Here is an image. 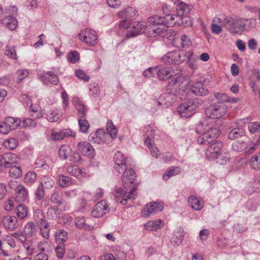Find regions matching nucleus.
<instances>
[{
    "mask_svg": "<svg viewBox=\"0 0 260 260\" xmlns=\"http://www.w3.org/2000/svg\"><path fill=\"white\" fill-rule=\"evenodd\" d=\"M214 125V121L206 118L200 121L196 127L197 133H202L197 138L198 143L208 146L205 155L208 159H215L223 147L221 141H214L220 134V130Z\"/></svg>",
    "mask_w": 260,
    "mask_h": 260,
    "instance_id": "nucleus-1",
    "label": "nucleus"
},
{
    "mask_svg": "<svg viewBox=\"0 0 260 260\" xmlns=\"http://www.w3.org/2000/svg\"><path fill=\"white\" fill-rule=\"evenodd\" d=\"M186 51L184 50L171 51L163 56L161 60L164 62L170 64H179L186 59Z\"/></svg>",
    "mask_w": 260,
    "mask_h": 260,
    "instance_id": "nucleus-2",
    "label": "nucleus"
},
{
    "mask_svg": "<svg viewBox=\"0 0 260 260\" xmlns=\"http://www.w3.org/2000/svg\"><path fill=\"white\" fill-rule=\"evenodd\" d=\"M198 106V104L192 99L187 102L180 105L178 107V114L182 118H187L192 116L195 113V110Z\"/></svg>",
    "mask_w": 260,
    "mask_h": 260,
    "instance_id": "nucleus-3",
    "label": "nucleus"
},
{
    "mask_svg": "<svg viewBox=\"0 0 260 260\" xmlns=\"http://www.w3.org/2000/svg\"><path fill=\"white\" fill-rule=\"evenodd\" d=\"M225 106L222 103L213 104L205 110V114L210 119H219L225 114Z\"/></svg>",
    "mask_w": 260,
    "mask_h": 260,
    "instance_id": "nucleus-4",
    "label": "nucleus"
},
{
    "mask_svg": "<svg viewBox=\"0 0 260 260\" xmlns=\"http://www.w3.org/2000/svg\"><path fill=\"white\" fill-rule=\"evenodd\" d=\"M225 22L228 23V30L232 34H240L244 31L246 24L242 19H235L230 17L226 19Z\"/></svg>",
    "mask_w": 260,
    "mask_h": 260,
    "instance_id": "nucleus-5",
    "label": "nucleus"
},
{
    "mask_svg": "<svg viewBox=\"0 0 260 260\" xmlns=\"http://www.w3.org/2000/svg\"><path fill=\"white\" fill-rule=\"evenodd\" d=\"M79 39L87 45L93 46L98 43V35L96 32L92 29H86L80 31Z\"/></svg>",
    "mask_w": 260,
    "mask_h": 260,
    "instance_id": "nucleus-6",
    "label": "nucleus"
},
{
    "mask_svg": "<svg viewBox=\"0 0 260 260\" xmlns=\"http://www.w3.org/2000/svg\"><path fill=\"white\" fill-rule=\"evenodd\" d=\"M88 140L98 144H109L111 142L108 134L103 129H98L95 133L91 134L88 137Z\"/></svg>",
    "mask_w": 260,
    "mask_h": 260,
    "instance_id": "nucleus-7",
    "label": "nucleus"
},
{
    "mask_svg": "<svg viewBox=\"0 0 260 260\" xmlns=\"http://www.w3.org/2000/svg\"><path fill=\"white\" fill-rule=\"evenodd\" d=\"M137 189L136 187H134L132 189L128 191L127 194H126V188L118 187L115 189L114 195L116 198H122L121 201V203L123 205L126 204V202L128 199L135 198L136 196V191Z\"/></svg>",
    "mask_w": 260,
    "mask_h": 260,
    "instance_id": "nucleus-8",
    "label": "nucleus"
},
{
    "mask_svg": "<svg viewBox=\"0 0 260 260\" xmlns=\"http://www.w3.org/2000/svg\"><path fill=\"white\" fill-rule=\"evenodd\" d=\"M164 209L162 203L153 202L147 204L141 212L142 215L145 217L157 212L161 211Z\"/></svg>",
    "mask_w": 260,
    "mask_h": 260,
    "instance_id": "nucleus-9",
    "label": "nucleus"
},
{
    "mask_svg": "<svg viewBox=\"0 0 260 260\" xmlns=\"http://www.w3.org/2000/svg\"><path fill=\"white\" fill-rule=\"evenodd\" d=\"M15 182L11 181L9 185L11 189L16 190V198L19 202H25L28 198V191L26 188L21 184L17 185L15 188Z\"/></svg>",
    "mask_w": 260,
    "mask_h": 260,
    "instance_id": "nucleus-10",
    "label": "nucleus"
},
{
    "mask_svg": "<svg viewBox=\"0 0 260 260\" xmlns=\"http://www.w3.org/2000/svg\"><path fill=\"white\" fill-rule=\"evenodd\" d=\"M109 206L104 200L98 202L91 211V215L94 217L100 218L108 213Z\"/></svg>",
    "mask_w": 260,
    "mask_h": 260,
    "instance_id": "nucleus-11",
    "label": "nucleus"
},
{
    "mask_svg": "<svg viewBox=\"0 0 260 260\" xmlns=\"http://www.w3.org/2000/svg\"><path fill=\"white\" fill-rule=\"evenodd\" d=\"M171 1L177 5L176 11L177 14L180 18L183 16L187 15L190 12L192 6L182 2L180 0H171Z\"/></svg>",
    "mask_w": 260,
    "mask_h": 260,
    "instance_id": "nucleus-12",
    "label": "nucleus"
},
{
    "mask_svg": "<svg viewBox=\"0 0 260 260\" xmlns=\"http://www.w3.org/2000/svg\"><path fill=\"white\" fill-rule=\"evenodd\" d=\"M75 136L76 133L69 129H63L61 131H53L51 138L54 141H59L68 137H75Z\"/></svg>",
    "mask_w": 260,
    "mask_h": 260,
    "instance_id": "nucleus-13",
    "label": "nucleus"
},
{
    "mask_svg": "<svg viewBox=\"0 0 260 260\" xmlns=\"http://www.w3.org/2000/svg\"><path fill=\"white\" fill-rule=\"evenodd\" d=\"M125 169L122 177V182L123 187L126 188L134 182L136 176L134 170L131 168Z\"/></svg>",
    "mask_w": 260,
    "mask_h": 260,
    "instance_id": "nucleus-14",
    "label": "nucleus"
},
{
    "mask_svg": "<svg viewBox=\"0 0 260 260\" xmlns=\"http://www.w3.org/2000/svg\"><path fill=\"white\" fill-rule=\"evenodd\" d=\"M115 164V169L118 173H121L126 168V158L121 152H117L114 157Z\"/></svg>",
    "mask_w": 260,
    "mask_h": 260,
    "instance_id": "nucleus-15",
    "label": "nucleus"
},
{
    "mask_svg": "<svg viewBox=\"0 0 260 260\" xmlns=\"http://www.w3.org/2000/svg\"><path fill=\"white\" fill-rule=\"evenodd\" d=\"M138 16L137 11L133 7H127L118 13V16L119 18H123L128 21L136 19Z\"/></svg>",
    "mask_w": 260,
    "mask_h": 260,
    "instance_id": "nucleus-16",
    "label": "nucleus"
},
{
    "mask_svg": "<svg viewBox=\"0 0 260 260\" xmlns=\"http://www.w3.org/2000/svg\"><path fill=\"white\" fill-rule=\"evenodd\" d=\"M77 148L83 155L93 157L94 154V149L91 145L87 141H81L78 143Z\"/></svg>",
    "mask_w": 260,
    "mask_h": 260,
    "instance_id": "nucleus-17",
    "label": "nucleus"
},
{
    "mask_svg": "<svg viewBox=\"0 0 260 260\" xmlns=\"http://www.w3.org/2000/svg\"><path fill=\"white\" fill-rule=\"evenodd\" d=\"M145 25L142 22H134L126 34L127 38L134 37L144 32Z\"/></svg>",
    "mask_w": 260,
    "mask_h": 260,
    "instance_id": "nucleus-18",
    "label": "nucleus"
},
{
    "mask_svg": "<svg viewBox=\"0 0 260 260\" xmlns=\"http://www.w3.org/2000/svg\"><path fill=\"white\" fill-rule=\"evenodd\" d=\"M190 91L196 95H207L209 91L204 84L201 82H194L190 88Z\"/></svg>",
    "mask_w": 260,
    "mask_h": 260,
    "instance_id": "nucleus-19",
    "label": "nucleus"
},
{
    "mask_svg": "<svg viewBox=\"0 0 260 260\" xmlns=\"http://www.w3.org/2000/svg\"><path fill=\"white\" fill-rule=\"evenodd\" d=\"M4 228L10 231H14L17 228V219L15 216H6L2 220Z\"/></svg>",
    "mask_w": 260,
    "mask_h": 260,
    "instance_id": "nucleus-20",
    "label": "nucleus"
},
{
    "mask_svg": "<svg viewBox=\"0 0 260 260\" xmlns=\"http://www.w3.org/2000/svg\"><path fill=\"white\" fill-rule=\"evenodd\" d=\"M41 81L45 84L50 83L56 85L59 82L58 77L52 72H47L39 75Z\"/></svg>",
    "mask_w": 260,
    "mask_h": 260,
    "instance_id": "nucleus-21",
    "label": "nucleus"
},
{
    "mask_svg": "<svg viewBox=\"0 0 260 260\" xmlns=\"http://www.w3.org/2000/svg\"><path fill=\"white\" fill-rule=\"evenodd\" d=\"M162 25L166 27H173L176 24H179L181 18L179 16L168 14L163 17Z\"/></svg>",
    "mask_w": 260,
    "mask_h": 260,
    "instance_id": "nucleus-22",
    "label": "nucleus"
},
{
    "mask_svg": "<svg viewBox=\"0 0 260 260\" xmlns=\"http://www.w3.org/2000/svg\"><path fill=\"white\" fill-rule=\"evenodd\" d=\"M164 225V222L161 219H156L150 220L144 224V226L145 230L149 231H156L161 229Z\"/></svg>",
    "mask_w": 260,
    "mask_h": 260,
    "instance_id": "nucleus-23",
    "label": "nucleus"
},
{
    "mask_svg": "<svg viewBox=\"0 0 260 260\" xmlns=\"http://www.w3.org/2000/svg\"><path fill=\"white\" fill-rule=\"evenodd\" d=\"M187 202L188 205L196 211L201 210L204 206L202 200L194 196H189L188 198Z\"/></svg>",
    "mask_w": 260,
    "mask_h": 260,
    "instance_id": "nucleus-24",
    "label": "nucleus"
},
{
    "mask_svg": "<svg viewBox=\"0 0 260 260\" xmlns=\"http://www.w3.org/2000/svg\"><path fill=\"white\" fill-rule=\"evenodd\" d=\"M155 73L160 80H166L172 77L171 71L168 68H155Z\"/></svg>",
    "mask_w": 260,
    "mask_h": 260,
    "instance_id": "nucleus-25",
    "label": "nucleus"
},
{
    "mask_svg": "<svg viewBox=\"0 0 260 260\" xmlns=\"http://www.w3.org/2000/svg\"><path fill=\"white\" fill-rule=\"evenodd\" d=\"M1 23L11 30L15 29L17 26V21L15 17L12 16L5 17L2 19Z\"/></svg>",
    "mask_w": 260,
    "mask_h": 260,
    "instance_id": "nucleus-26",
    "label": "nucleus"
},
{
    "mask_svg": "<svg viewBox=\"0 0 260 260\" xmlns=\"http://www.w3.org/2000/svg\"><path fill=\"white\" fill-rule=\"evenodd\" d=\"M76 109L77 111L78 118H85L87 113V109L81 101H74Z\"/></svg>",
    "mask_w": 260,
    "mask_h": 260,
    "instance_id": "nucleus-27",
    "label": "nucleus"
},
{
    "mask_svg": "<svg viewBox=\"0 0 260 260\" xmlns=\"http://www.w3.org/2000/svg\"><path fill=\"white\" fill-rule=\"evenodd\" d=\"M186 57L187 59V64L189 68L192 70H195L198 68V64L196 63L197 56L193 54L192 51L189 50L186 51Z\"/></svg>",
    "mask_w": 260,
    "mask_h": 260,
    "instance_id": "nucleus-28",
    "label": "nucleus"
},
{
    "mask_svg": "<svg viewBox=\"0 0 260 260\" xmlns=\"http://www.w3.org/2000/svg\"><path fill=\"white\" fill-rule=\"evenodd\" d=\"M245 135V131L242 127H236L233 128L229 133L228 138L231 140L239 139Z\"/></svg>",
    "mask_w": 260,
    "mask_h": 260,
    "instance_id": "nucleus-29",
    "label": "nucleus"
},
{
    "mask_svg": "<svg viewBox=\"0 0 260 260\" xmlns=\"http://www.w3.org/2000/svg\"><path fill=\"white\" fill-rule=\"evenodd\" d=\"M72 153V149L69 145L61 146L58 151V155L60 159L64 160L69 158Z\"/></svg>",
    "mask_w": 260,
    "mask_h": 260,
    "instance_id": "nucleus-30",
    "label": "nucleus"
},
{
    "mask_svg": "<svg viewBox=\"0 0 260 260\" xmlns=\"http://www.w3.org/2000/svg\"><path fill=\"white\" fill-rule=\"evenodd\" d=\"M67 170L69 174L79 179H81L85 175L84 172L77 166H70Z\"/></svg>",
    "mask_w": 260,
    "mask_h": 260,
    "instance_id": "nucleus-31",
    "label": "nucleus"
},
{
    "mask_svg": "<svg viewBox=\"0 0 260 260\" xmlns=\"http://www.w3.org/2000/svg\"><path fill=\"white\" fill-rule=\"evenodd\" d=\"M3 155L5 160V164L7 165L8 168L17 163L18 157L16 154L12 153H7Z\"/></svg>",
    "mask_w": 260,
    "mask_h": 260,
    "instance_id": "nucleus-32",
    "label": "nucleus"
},
{
    "mask_svg": "<svg viewBox=\"0 0 260 260\" xmlns=\"http://www.w3.org/2000/svg\"><path fill=\"white\" fill-rule=\"evenodd\" d=\"M106 129L108 132V135H109L111 138L109 140H111V142L112 139L116 137L117 134V130L115 126L113 125L111 120H108L106 124Z\"/></svg>",
    "mask_w": 260,
    "mask_h": 260,
    "instance_id": "nucleus-33",
    "label": "nucleus"
},
{
    "mask_svg": "<svg viewBox=\"0 0 260 260\" xmlns=\"http://www.w3.org/2000/svg\"><path fill=\"white\" fill-rule=\"evenodd\" d=\"M37 232V227L35 223L32 222H28L24 226V233L28 237H32Z\"/></svg>",
    "mask_w": 260,
    "mask_h": 260,
    "instance_id": "nucleus-34",
    "label": "nucleus"
},
{
    "mask_svg": "<svg viewBox=\"0 0 260 260\" xmlns=\"http://www.w3.org/2000/svg\"><path fill=\"white\" fill-rule=\"evenodd\" d=\"M5 121L7 125L12 129H16L18 126L20 125L21 122V120L17 118H14L12 117H8L5 118Z\"/></svg>",
    "mask_w": 260,
    "mask_h": 260,
    "instance_id": "nucleus-35",
    "label": "nucleus"
},
{
    "mask_svg": "<svg viewBox=\"0 0 260 260\" xmlns=\"http://www.w3.org/2000/svg\"><path fill=\"white\" fill-rule=\"evenodd\" d=\"M23 246L25 248L26 252L28 255H31L38 253V250L36 249V246L31 241L27 240L25 241L23 244Z\"/></svg>",
    "mask_w": 260,
    "mask_h": 260,
    "instance_id": "nucleus-36",
    "label": "nucleus"
},
{
    "mask_svg": "<svg viewBox=\"0 0 260 260\" xmlns=\"http://www.w3.org/2000/svg\"><path fill=\"white\" fill-rule=\"evenodd\" d=\"M67 238V233L63 230H59L55 234V240L60 244L62 245L66 241Z\"/></svg>",
    "mask_w": 260,
    "mask_h": 260,
    "instance_id": "nucleus-37",
    "label": "nucleus"
},
{
    "mask_svg": "<svg viewBox=\"0 0 260 260\" xmlns=\"http://www.w3.org/2000/svg\"><path fill=\"white\" fill-rule=\"evenodd\" d=\"M180 172V169L178 167H171L166 171L163 175V179L167 180L171 177L178 175Z\"/></svg>",
    "mask_w": 260,
    "mask_h": 260,
    "instance_id": "nucleus-38",
    "label": "nucleus"
},
{
    "mask_svg": "<svg viewBox=\"0 0 260 260\" xmlns=\"http://www.w3.org/2000/svg\"><path fill=\"white\" fill-rule=\"evenodd\" d=\"M230 18V17L225 16H219L215 17L212 21V22L220 25L222 27H225L227 30H228V23L225 22L226 19Z\"/></svg>",
    "mask_w": 260,
    "mask_h": 260,
    "instance_id": "nucleus-39",
    "label": "nucleus"
},
{
    "mask_svg": "<svg viewBox=\"0 0 260 260\" xmlns=\"http://www.w3.org/2000/svg\"><path fill=\"white\" fill-rule=\"evenodd\" d=\"M250 165L254 170H260V152L256 153L250 159Z\"/></svg>",
    "mask_w": 260,
    "mask_h": 260,
    "instance_id": "nucleus-40",
    "label": "nucleus"
},
{
    "mask_svg": "<svg viewBox=\"0 0 260 260\" xmlns=\"http://www.w3.org/2000/svg\"><path fill=\"white\" fill-rule=\"evenodd\" d=\"M78 124L79 126V131L84 134H87L90 127V124L88 121L85 118H79Z\"/></svg>",
    "mask_w": 260,
    "mask_h": 260,
    "instance_id": "nucleus-41",
    "label": "nucleus"
},
{
    "mask_svg": "<svg viewBox=\"0 0 260 260\" xmlns=\"http://www.w3.org/2000/svg\"><path fill=\"white\" fill-rule=\"evenodd\" d=\"M215 159H216L217 163L221 165H224L229 161V155L226 153L220 152L215 157Z\"/></svg>",
    "mask_w": 260,
    "mask_h": 260,
    "instance_id": "nucleus-42",
    "label": "nucleus"
},
{
    "mask_svg": "<svg viewBox=\"0 0 260 260\" xmlns=\"http://www.w3.org/2000/svg\"><path fill=\"white\" fill-rule=\"evenodd\" d=\"M16 213L19 218L24 219L27 214V207L23 205L20 204L16 207Z\"/></svg>",
    "mask_w": 260,
    "mask_h": 260,
    "instance_id": "nucleus-43",
    "label": "nucleus"
},
{
    "mask_svg": "<svg viewBox=\"0 0 260 260\" xmlns=\"http://www.w3.org/2000/svg\"><path fill=\"white\" fill-rule=\"evenodd\" d=\"M146 128L147 129L146 132L147 137L144 141V144L149 148L151 147V146H153V145L151 143V140L152 138H154V134L153 129L151 127L147 126Z\"/></svg>",
    "mask_w": 260,
    "mask_h": 260,
    "instance_id": "nucleus-44",
    "label": "nucleus"
},
{
    "mask_svg": "<svg viewBox=\"0 0 260 260\" xmlns=\"http://www.w3.org/2000/svg\"><path fill=\"white\" fill-rule=\"evenodd\" d=\"M41 185L43 186V188L47 189L51 188L54 185V181L50 177L48 176H44L42 178V181L40 182Z\"/></svg>",
    "mask_w": 260,
    "mask_h": 260,
    "instance_id": "nucleus-45",
    "label": "nucleus"
},
{
    "mask_svg": "<svg viewBox=\"0 0 260 260\" xmlns=\"http://www.w3.org/2000/svg\"><path fill=\"white\" fill-rule=\"evenodd\" d=\"M4 146L10 150L15 149L18 145V141L14 138L6 139L4 142Z\"/></svg>",
    "mask_w": 260,
    "mask_h": 260,
    "instance_id": "nucleus-46",
    "label": "nucleus"
},
{
    "mask_svg": "<svg viewBox=\"0 0 260 260\" xmlns=\"http://www.w3.org/2000/svg\"><path fill=\"white\" fill-rule=\"evenodd\" d=\"M9 168L10 169L9 173L12 177L17 178L21 176L22 172L20 167L14 165Z\"/></svg>",
    "mask_w": 260,
    "mask_h": 260,
    "instance_id": "nucleus-47",
    "label": "nucleus"
},
{
    "mask_svg": "<svg viewBox=\"0 0 260 260\" xmlns=\"http://www.w3.org/2000/svg\"><path fill=\"white\" fill-rule=\"evenodd\" d=\"M33 218L35 221L38 224L46 219L44 213L40 209L34 210Z\"/></svg>",
    "mask_w": 260,
    "mask_h": 260,
    "instance_id": "nucleus-48",
    "label": "nucleus"
},
{
    "mask_svg": "<svg viewBox=\"0 0 260 260\" xmlns=\"http://www.w3.org/2000/svg\"><path fill=\"white\" fill-rule=\"evenodd\" d=\"M89 95L93 97L98 96L100 90L98 84L95 82H91L89 84Z\"/></svg>",
    "mask_w": 260,
    "mask_h": 260,
    "instance_id": "nucleus-49",
    "label": "nucleus"
},
{
    "mask_svg": "<svg viewBox=\"0 0 260 260\" xmlns=\"http://www.w3.org/2000/svg\"><path fill=\"white\" fill-rule=\"evenodd\" d=\"M59 214V212L57 207L49 208L47 212V216L49 219L56 220Z\"/></svg>",
    "mask_w": 260,
    "mask_h": 260,
    "instance_id": "nucleus-50",
    "label": "nucleus"
},
{
    "mask_svg": "<svg viewBox=\"0 0 260 260\" xmlns=\"http://www.w3.org/2000/svg\"><path fill=\"white\" fill-rule=\"evenodd\" d=\"M37 180V175L35 172L33 171H30L26 173L25 175L24 180L25 183L27 184H32Z\"/></svg>",
    "mask_w": 260,
    "mask_h": 260,
    "instance_id": "nucleus-51",
    "label": "nucleus"
},
{
    "mask_svg": "<svg viewBox=\"0 0 260 260\" xmlns=\"http://www.w3.org/2000/svg\"><path fill=\"white\" fill-rule=\"evenodd\" d=\"M58 184L59 186L61 187H67L72 184V180L68 176L59 175L58 176Z\"/></svg>",
    "mask_w": 260,
    "mask_h": 260,
    "instance_id": "nucleus-52",
    "label": "nucleus"
},
{
    "mask_svg": "<svg viewBox=\"0 0 260 260\" xmlns=\"http://www.w3.org/2000/svg\"><path fill=\"white\" fill-rule=\"evenodd\" d=\"M163 17L157 15H153L149 17L147 19V21L148 23L152 24V25H162L163 23Z\"/></svg>",
    "mask_w": 260,
    "mask_h": 260,
    "instance_id": "nucleus-53",
    "label": "nucleus"
},
{
    "mask_svg": "<svg viewBox=\"0 0 260 260\" xmlns=\"http://www.w3.org/2000/svg\"><path fill=\"white\" fill-rule=\"evenodd\" d=\"M5 55L10 58L17 59V56L14 46L7 45L6 47Z\"/></svg>",
    "mask_w": 260,
    "mask_h": 260,
    "instance_id": "nucleus-54",
    "label": "nucleus"
},
{
    "mask_svg": "<svg viewBox=\"0 0 260 260\" xmlns=\"http://www.w3.org/2000/svg\"><path fill=\"white\" fill-rule=\"evenodd\" d=\"M232 147L234 151L242 152L246 148V143L243 141H236L233 143Z\"/></svg>",
    "mask_w": 260,
    "mask_h": 260,
    "instance_id": "nucleus-55",
    "label": "nucleus"
},
{
    "mask_svg": "<svg viewBox=\"0 0 260 260\" xmlns=\"http://www.w3.org/2000/svg\"><path fill=\"white\" fill-rule=\"evenodd\" d=\"M51 202L53 203L60 205L62 204V199L61 196V193L59 191H55L53 193L50 198Z\"/></svg>",
    "mask_w": 260,
    "mask_h": 260,
    "instance_id": "nucleus-56",
    "label": "nucleus"
},
{
    "mask_svg": "<svg viewBox=\"0 0 260 260\" xmlns=\"http://www.w3.org/2000/svg\"><path fill=\"white\" fill-rule=\"evenodd\" d=\"M22 126L25 128H34L36 127L37 122L31 118H24L21 120Z\"/></svg>",
    "mask_w": 260,
    "mask_h": 260,
    "instance_id": "nucleus-57",
    "label": "nucleus"
},
{
    "mask_svg": "<svg viewBox=\"0 0 260 260\" xmlns=\"http://www.w3.org/2000/svg\"><path fill=\"white\" fill-rule=\"evenodd\" d=\"M67 57L69 61L74 63L79 60V54L76 51H72L68 54Z\"/></svg>",
    "mask_w": 260,
    "mask_h": 260,
    "instance_id": "nucleus-58",
    "label": "nucleus"
},
{
    "mask_svg": "<svg viewBox=\"0 0 260 260\" xmlns=\"http://www.w3.org/2000/svg\"><path fill=\"white\" fill-rule=\"evenodd\" d=\"M260 143V137L259 139L257 141L256 143H251L249 146H247L246 144V148L244 149V152L246 154H250L253 152L256 149V146Z\"/></svg>",
    "mask_w": 260,
    "mask_h": 260,
    "instance_id": "nucleus-59",
    "label": "nucleus"
},
{
    "mask_svg": "<svg viewBox=\"0 0 260 260\" xmlns=\"http://www.w3.org/2000/svg\"><path fill=\"white\" fill-rule=\"evenodd\" d=\"M61 115L58 113L57 110L52 111L49 114L47 115L48 120L50 122L57 121L60 118Z\"/></svg>",
    "mask_w": 260,
    "mask_h": 260,
    "instance_id": "nucleus-60",
    "label": "nucleus"
},
{
    "mask_svg": "<svg viewBox=\"0 0 260 260\" xmlns=\"http://www.w3.org/2000/svg\"><path fill=\"white\" fill-rule=\"evenodd\" d=\"M75 75L79 79L85 82L88 81L90 78L88 75L80 69L76 70Z\"/></svg>",
    "mask_w": 260,
    "mask_h": 260,
    "instance_id": "nucleus-61",
    "label": "nucleus"
},
{
    "mask_svg": "<svg viewBox=\"0 0 260 260\" xmlns=\"http://www.w3.org/2000/svg\"><path fill=\"white\" fill-rule=\"evenodd\" d=\"M214 97L219 101L218 103H222L223 102H229V97L224 93L219 92H215L214 93Z\"/></svg>",
    "mask_w": 260,
    "mask_h": 260,
    "instance_id": "nucleus-62",
    "label": "nucleus"
},
{
    "mask_svg": "<svg viewBox=\"0 0 260 260\" xmlns=\"http://www.w3.org/2000/svg\"><path fill=\"white\" fill-rule=\"evenodd\" d=\"M16 74L17 75V80L19 81H21L28 76L29 72L27 70L20 69L18 70Z\"/></svg>",
    "mask_w": 260,
    "mask_h": 260,
    "instance_id": "nucleus-63",
    "label": "nucleus"
},
{
    "mask_svg": "<svg viewBox=\"0 0 260 260\" xmlns=\"http://www.w3.org/2000/svg\"><path fill=\"white\" fill-rule=\"evenodd\" d=\"M248 129L251 133L260 132L259 122H251L248 124Z\"/></svg>",
    "mask_w": 260,
    "mask_h": 260,
    "instance_id": "nucleus-64",
    "label": "nucleus"
}]
</instances>
